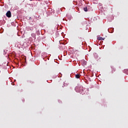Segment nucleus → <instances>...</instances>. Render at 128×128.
I'll list each match as a JSON object with an SVG mask.
<instances>
[{
  "label": "nucleus",
  "instance_id": "obj_2",
  "mask_svg": "<svg viewBox=\"0 0 128 128\" xmlns=\"http://www.w3.org/2000/svg\"><path fill=\"white\" fill-rule=\"evenodd\" d=\"M104 38H103L102 37H98L97 38V40H104Z\"/></svg>",
  "mask_w": 128,
  "mask_h": 128
},
{
  "label": "nucleus",
  "instance_id": "obj_5",
  "mask_svg": "<svg viewBox=\"0 0 128 128\" xmlns=\"http://www.w3.org/2000/svg\"><path fill=\"white\" fill-rule=\"evenodd\" d=\"M84 12H88V8L86 7L84 8Z\"/></svg>",
  "mask_w": 128,
  "mask_h": 128
},
{
  "label": "nucleus",
  "instance_id": "obj_6",
  "mask_svg": "<svg viewBox=\"0 0 128 128\" xmlns=\"http://www.w3.org/2000/svg\"><path fill=\"white\" fill-rule=\"evenodd\" d=\"M32 36L33 38H36V34H32Z\"/></svg>",
  "mask_w": 128,
  "mask_h": 128
},
{
  "label": "nucleus",
  "instance_id": "obj_3",
  "mask_svg": "<svg viewBox=\"0 0 128 128\" xmlns=\"http://www.w3.org/2000/svg\"><path fill=\"white\" fill-rule=\"evenodd\" d=\"M76 78H80V75L77 74L75 76Z\"/></svg>",
  "mask_w": 128,
  "mask_h": 128
},
{
  "label": "nucleus",
  "instance_id": "obj_7",
  "mask_svg": "<svg viewBox=\"0 0 128 128\" xmlns=\"http://www.w3.org/2000/svg\"><path fill=\"white\" fill-rule=\"evenodd\" d=\"M30 20H32V18L30 17Z\"/></svg>",
  "mask_w": 128,
  "mask_h": 128
},
{
  "label": "nucleus",
  "instance_id": "obj_4",
  "mask_svg": "<svg viewBox=\"0 0 128 128\" xmlns=\"http://www.w3.org/2000/svg\"><path fill=\"white\" fill-rule=\"evenodd\" d=\"M112 74H114V72H116V68H112Z\"/></svg>",
  "mask_w": 128,
  "mask_h": 128
},
{
  "label": "nucleus",
  "instance_id": "obj_1",
  "mask_svg": "<svg viewBox=\"0 0 128 128\" xmlns=\"http://www.w3.org/2000/svg\"><path fill=\"white\" fill-rule=\"evenodd\" d=\"M6 16H7V18H11V16H12V13L10 12V11L8 10L6 12Z\"/></svg>",
  "mask_w": 128,
  "mask_h": 128
}]
</instances>
